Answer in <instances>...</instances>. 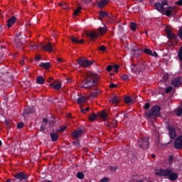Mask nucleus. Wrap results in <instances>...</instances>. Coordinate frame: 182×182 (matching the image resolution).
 Masks as SVG:
<instances>
[{"label":"nucleus","mask_w":182,"mask_h":182,"mask_svg":"<svg viewBox=\"0 0 182 182\" xmlns=\"http://www.w3.org/2000/svg\"><path fill=\"white\" fill-rule=\"evenodd\" d=\"M100 80V76L97 75L96 73H88L84 81L80 85V87L83 89H91L92 87H96L99 85V80Z\"/></svg>","instance_id":"f257e3e1"},{"label":"nucleus","mask_w":182,"mask_h":182,"mask_svg":"<svg viewBox=\"0 0 182 182\" xmlns=\"http://www.w3.org/2000/svg\"><path fill=\"white\" fill-rule=\"evenodd\" d=\"M156 176L159 177H168V179L171 181H176L178 178V174L176 172H173L171 169H156L155 170Z\"/></svg>","instance_id":"f03ea898"},{"label":"nucleus","mask_w":182,"mask_h":182,"mask_svg":"<svg viewBox=\"0 0 182 182\" xmlns=\"http://www.w3.org/2000/svg\"><path fill=\"white\" fill-rule=\"evenodd\" d=\"M97 32L98 33L95 31H91L87 34V38H89L91 42H95V41L99 38V35H105V33L107 32V28L105 27H100L97 29Z\"/></svg>","instance_id":"7ed1b4c3"},{"label":"nucleus","mask_w":182,"mask_h":182,"mask_svg":"<svg viewBox=\"0 0 182 182\" xmlns=\"http://www.w3.org/2000/svg\"><path fill=\"white\" fill-rule=\"evenodd\" d=\"M160 110H161L160 106L155 105L151 109V110L145 112V116L148 117V119H156V117H159L161 114Z\"/></svg>","instance_id":"20e7f679"},{"label":"nucleus","mask_w":182,"mask_h":182,"mask_svg":"<svg viewBox=\"0 0 182 182\" xmlns=\"http://www.w3.org/2000/svg\"><path fill=\"white\" fill-rule=\"evenodd\" d=\"M159 6V8L160 10V14H162V15H166V16H171L172 15H174L176 14V8L173 6H168L167 8H165L164 9H161V6L160 4H158Z\"/></svg>","instance_id":"39448f33"},{"label":"nucleus","mask_w":182,"mask_h":182,"mask_svg":"<svg viewBox=\"0 0 182 182\" xmlns=\"http://www.w3.org/2000/svg\"><path fill=\"white\" fill-rule=\"evenodd\" d=\"M14 179H13V182H21V181H26L28 178H29V175L25 173L24 172H19L14 175Z\"/></svg>","instance_id":"423d86ee"},{"label":"nucleus","mask_w":182,"mask_h":182,"mask_svg":"<svg viewBox=\"0 0 182 182\" xmlns=\"http://www.w3.org/2000/svg\"><path fill=\"white\" fill-rule=\"evenodd\" d=\"M137 144L142 150H148L150 147V141H149V138H141L138 139Z\"/></svg>","instance_id":"0eeeda50"},{"label":"nucleus","mask_w":182,"mask_h":182,"mask_svg":"<svg viewBox=\"0 0 182 182\" xmlns=\"http://www.w3.org/2000/svg\"><path fill=\"white\" fill-rule=\"evenodd\" d=\"M77 63L81 66V68H89V66H92L93 65V62L90 60H87L86 58H80L77 60Z\"/></svg>","instance_id":"6e6552de"},{"label":"nucleus","mask_w":182,"mask_h":182,"mask_svg":"<svg viewBox=\"0 0 182 182\" xmlns=\"http://www.w3.org/2000/svg\"><path fill=\"white\" fill-rule=\"evenodd\" d=\"M14 43H16L17 48H21V46L25 45V43H26L25 36H22L21 34L18 35L15 38Z\"/></svg>","instance_id":"1a4fd4ad"},{"label":"nucleus","mask_w":182,"mask_h":182,"mask_svg":"<svg viewBox=\"0 0 182 182\" xmlns=\"http://www.w3.org/2000/svg\"><path fill=\"white\" fill-rule=\"evenodd\" d=\"M167 129L169 133L170 139H171L172 140H174V139H176V136H177L176 128H174L173 126H168Z\"/></svg>","instance_id":"9d476101"},{"label":"nucleus","mask_w":182,"mask_h":182,"mask_svg":"<svg viewBox=\"0 0 182 182\" xmlns=\"http://www.w3.org/2000/svg\"><path fill=\"white\" fill-rule=\"evenodd\" d=\"M159 5H160L161 8L159 6ZM166 5H168V3L167 2V1L164 0V1H162L161 4L155 3L154 8L155 9H156V11H158V12H160V9H166L164 6H166Z\"/></svg>","instance_id":"9b49d317"},{"label":"nucleus","mask_w":182,"mask_h":182,"mask_svg":"<svg viewBox=\"0 0 182 182\" xmlns=\"http://www.w3.org/2000/svg\"><path fill=\"white\" fill-rule=\"evenodd\" d=\"M171 85L174 86V87H178V86H181L182 85V78L181 77H176L171 80Z\"/></svg>","instance_id":"f8f14e48"},{"label":"nucleus","mask_w":182,"mask_h":182,"mask_svg":"<svg viewBox=\"0 0 182 182\" xmlns=\"http://www.w3.org/2000/svg\"><path fill=\"white\" fill-rule=\"evenodd\" d=\"M175 149H182V135L176 139L174 142Z\"/></svg>","instance_id":"ddd939ff"},{"label":"nucleus","mask_w":182,"mask_h":182,"mask_svg":"<svg viewBox=\"0 0 182 182\" xmlns=\"http://www.w3.org/2000/svg\"><path fill=\"white\" fill-rule=\"evenodd\" d=\"M83 133H85L84 129H78L77 130H75L72 133V136L75 139H79L80 137V136H82V134H83Z\"/></svg>","instance_id":"4468645a"},{"label":"nucleus","mask_w":182,"mask_h":182,"mask_svg":"<svg viewBox=\"0 0 182 182\" xmlns=\"http://www.w3.org/2000/svg\"><path fill=\"white\" fill-rule=\"evenodd\" d=\"M140 52H144V53H146V55H149L150 56H153V52L149 48H145L144 50L141 49H137L134 50V53H138V55H140Z\"/></svg>","instance_id":"2eb2a0df"},{"label":"nucleus","mask_w":182,"mask_h":182,"mask_svg":"<svg viewBox=\"0 0 182 182\" xmlns=\"http://www.w3.org/2000/svg\"><path fill=\"white\" fill-rule=\"evenodd\" d=\"M42 49L47 52H53V44L48 43L46 45L42 46Z\"/></svg>","instance_id":"dca6fc26"},{"label":"nucleus","mask_w":182,"mask_h":182,"mask_svg":"<svg viewBox=\"0 0 182 182\" xmlns=\"http://www.w3.org/2000/svg\"><path fill=\"white\" fill-rule=\"evenodd\" d=\"M70 39L73 42V43H80L81 45H83V43H85L84 39L79 40V39H77V38H76L75 36H70Z\"/></svg>","instance_id":"f3484780"},{"label":"nucleus","mask_w":182,"mask_h":182,"mask_svg":"<svg viewBox=\"0 0 182 182\" xmlns=\"http://www.w3.org/2000/svg\"><path fill=\"white\" fill-rule=\"evenodd\" d=\"M166 35L168 39H173V41H177V36H176V34L171 33V30L166 31Z\"/></svg>","instance_id":"a211bd4d"},{"label":"nucleus","mask_w":182,"mask_h":182,"mask_svg":"<svg viewBox=\"0 0 182 182\" xmlns=\"http://www.w3.org/2000/svg\"><path fill=\"white\" fill-rule=\"evenodd\" d=\"M108 2H109V0H101L97 3V6L98 8H103L107 6Z\"/></svg>","instance_id":"6ab92c4d"},{"label":"nucleus","mask_w":182,"mask_h":182,"mask_svg":"<svg viewBox=\"0 0 182 182\" xmlns=\"http://www.w3.org/2000/svg\"><path fill=\"white\" fill-rule=\"evenodd\" d=\"M138 74L140 75L143 70H146V65L143 63H139L137 64Z\"/></svg>","instance_id":"aec40b11"},{"label":"nucleus","mask_w":182,"mask_h":182,"mask_svg":"<svg viewBox=\"0 0 182 182\" xmlns=\"http://www.w3.org/2000/svg\"><path fill=\"white\" fill-rule=\"evenodd\" d=\"M15 22H16V17L15 16H13L7 21V26L9 28H11V26H12V25H14Z\"/></svg>","instance_id":"412c9836"},{"label":"nucleus","mask_w":182,"mask_h":182,"mask_svg":"<svg viewBox=\"0 0 182 182\" xmlns=\"http://www.w3.org/2000/svg\"><path fill=\"white\" fill-rule=\"evenodd\" d=\"M33 107H27L24 109L23 116H25V114H31V113H33Z\"/></svg>","instance_id":"4be33fe9"},{"label":"nucleus","mask_w":182,"mask_h":182,"mask_svg":"<svg viewBox=\"0 0 182 182\" xmlns=\"http://www.w3.org/2000/svg\"><path fill=\"white\" fill-rule=\"evenodd\" d=\"M41 68H43V69H46V70H48V69L50 68V63H40Z\"/></svg>","instance_id":"5701e85b"},{"label":"nucleus","mask_w":182,"mask_h":182,"mask_svg":"<svg viewBox=\"0 0 182 182\" xmlns=\"http://www.w3.org/2000/svg\"><path fill=\"white\" fill-rule=\"evenodd\" d=\"M97 117H100V119H106L107 117V114L105 111H101L97 112Z\"/></svg>","instance_id":"b1692460"},{"label":"nucleus","mask_w":182,"mask_h":182,"mask_svg":"<svg viewBox=\"0 0 182 182\" xmlns=\"http://www.w3.org/2000/svg\"><path fill=\"white\" fill-rule=\"evenodd\" d=\"M50 86H52L53 89H55V90H60V87H62V84H60V82L56 84L51 83L50 84Z\"/></svg>","instance_id":"393cba45"},{"label":"nucleus","mask_w":182,"mask_h":182,"mask_svg":"<svg viewBox=\"0 0 182 182\" xmlns=\"http://www.w3.org/2000/svg\"><path fill=\"white\" fill-rule=\"evenodd\" d=\"M142 176L138 175L136 173H133L131 176L132 181H137L139 178H142Z\"/></svg>","instance_id":"a878e982"},{"label":"nucleus","mask_w":182,"mask_h":182,"mask_svg":"<svg viewBox=\"0 0 182 182\" xmlns=\"http://www.w3.org/2000/svg\"><path fill=\"white\" fill-rule=\"evenodd\" d=\"M107 16H109V14L106 13L105 11H100L99 14V19L101 21L102 18H106Z\"/></svg>","instance_id":"bb28decb"},{"label":"nucleus","mask_w":182,"mask_h":182,"mask_svg":"<svg viewBox=\"0 0 182 182\" xmlns=\"http://www.w3.org/2000/svg\"><path fill=\"white\" fill-rule=\"evenodd\" d=\"M97 119V114H95L93 112H92V114L88 116V119L90 120V122H95V120H96Z\"/></svg>","instance_id":"cd10ccee"},{"label":"nucleus","mask_w":182,"mask_h":182,"mask_svg":"<svg viewBox=\"0 0 182 182\" xmlns=\"http://www.w3.org/2000/svg\"><path fill=\"white\" fill-rule=\"evenodd\" d=\"M98 95H99V90L95 88L93 92H90V97H97Z\"/></svg>","instance_id":"c85d7f7f"},{"label":"nucleus","mask_w":182,"mask_h":182,"mask_svg":"<svg viewBox=\"0 0 182 182\" xmlns=\"http://www.w3.org/2000/svg\"><path fill=\"white\" fill-rule=\"evenodd\" d=\"M36 82L37 83H38L39 85H43V83H45V79L43 78V77L42 76H38L36 78Z\"/></svg>","instance_id":"c756f323"},{"label":"nucleus","mask_w":182,"mask_h":182,"mask_svg":"<svg viewBox=\"0 0 182 182\" xmlns=\"http://www.w3.org/2000/svg\"><path fill=\"white\" fill-rule=\"evenodd\" d=\"M77 178H79V180H83L85 178V173L83 172H77L76 173Z\"/></svg>","instance_id":"7c9ffc66"},{"label":"nucleus","mask_w":182,"mask_h":182,"mask_svg":"<svg viewBox=\"0 0 182 182\" xmlns=\"http://www.w3.org/2000/svg\"><path fill=\"white\" fill-rule=\"evenodd\" d=\"M111 102L112 103H113V105H117L120 102V99H119L117 96H115L112 97V99L111 100Z\"/></svg>","instance_id":"2f4dec72"},{"label":"nucleus","mask_w":182,"mask_h":182,"mask_svg":"<svg viewBox=\"0 0 182 182\" xmlns=\"http://www.w3.org/2000/svg\"><path fill=\"white\" fill-rule=\"evenodd\" d=\"M131 70H132V72H134V73H139V70L137 68V64L136 65L132 64L131 65Z\"/></svg>","instance_id":"473e14b6"},{"label":"nucleus","mask_w":182,"mask_h":182,"mask_svg":"<svg viewBox=\"0 0 182 182\" xmlns=\"http://www.w3.org/2000/svg\"><path fill=\"white\" fill-rule=\"evenodd\" d=\"M50 137H51L52 141H56V140H58V134L56 133H51Z\"/></svg>","instance_id":"72a5a7b5"},{"label":"nucleus","mask_w":182,"mask_h":182,"mask_svg":"<svg viewBox=\"0 0 182 182\" xmlns=\"http://www.w3.org/2000/svg\"><path fill=\"white\" fill-rule=\"evenodd\" d=\"M80 11H82V7H77V9H75L73 12V16H77V15H79L80 13Z\"/></svg>","instance_id":"f704fd0d"},{"label":"nucleus","mask_w":182,"mask_h":182,"mask_svg":"<svg viewBox=\"0 0 182 182\" xmlns=\"http://www.w3.org/2000/svg\"><path fill=\"white\" fill-rule=\"evenodd\" d=\"M77 103H85L86 102V97L82 96L77 99Z\"/></svg>","instance_id":"c9c22d12"},{"label":"nucleus","mask_w":182,"mask_h":182,"mask_svg":"<svg viewBox=\"0 0 182 182\" xmlns=\"http://www.w3.org/2000/svg\"><path fill=\"white\" fill-rule=\"evenodd\" d=\"M59 5L63 9H68V8H69V4H68V3H60Z\"/></svg>","instance_id":"e433bc0d"},{"label":"nucleus","mask_w":182,"mask_h":182,"mask_svg":"<svg viewBox=\"0 0 182 182\" xmlns=\"http://www.w3.org/2000/svg\"><path fill=\"white\" fill-rule=\"evenodd\" d=\"M136 182H149L147 177L142 176L139 178Z\"/></svg>","instance_id":"4c0bfd02"},{"label":"nucleus","mask_w":182,"mask_h":182,"mask_svg":"<svg viewBox=\"0 0 182 182\" xmlns=\"http://www.w3.org/2000/svg\"><path fill=\"white\" fill-rule=\"evenodd\" d=\"M124 102L125 103H127V104L132 103V97H125L124 98Z\"/></svg>","instance_id":"58836bf2"},{"label":"nucleus","mask_w":182,"mask_h":182,"mask_svg":"<svg viewBox=\"0 0 182 182\" xmlns=\"http://www.w3.org/2000/svg\"><path fill=\"white\" fill-rule=\"evenodd\" d=\"M131 31H136L137 29V24H136L134 22L131 23Z\"/></svg>","instance_id":"ea45409f"},{"label":"nucleus","mask_w":182,"mask_h":182,"mask_svg":"<svg viewBox=\"0 0 182 182\" xmlns=\"http://www.w3.org/2000/svg\"><path fill=\"white\" fill-rule=\"evenodd\" d=\"M108 169L110 171H116V170H119V167L118 166H109L108 167Z\"/></svg>","instance_id":"a19ab883"},{"label":"nucleus","mask_w":182,"mask_h":182,"mask_svg":"<svg viewBox=\"0 0 182 182\" xmlns=\"http://www.w3.org/2000/svg\"><path fill=\"white\" fill-rule=\"evenodd\" d=\"M181 114H182V107L179 108L176 111V116H178V117H180V116H181Z\"/></svg>","instance_id":"79ce46f5"},{"label":"nucleus","mask_w":182,"mask_h":182,"mask_svg":"<svg viewBox=\"0 0 182 182\" xmlns=\"http://www.w3.org/2000/svg\"><path fill=\"white\" fill-rule=\"evenodd\" d=\"M173 90V87L169 86L165 89V93H170Z\"/></svg>","instance_id":"37998d69"},{"label":"nucleus","mask_w":182,"mask_h":182,"mask_svg":"<svg viewBox=\"0 0 182 182\" xmlns=\"http://www.w3.org/2000/svg\"><path fill=\"white\" fill-rule=\"evenodd\" d=\"M46 127V124H42V125L40 127V132H45Z\"/></svg>","instance_id":"c03bdc74"},{"label":"nucleus","mask_w":182,"mask_h":182,"mask_svg":"<svg viewBox=\"0 0 182 182\" xmlns=\"http://www.w3.org/2000/svg\"><path fill=\"white\" fill-rule=\"evenodd\" d=\"M24 124L23 122H19L17 124V129H22L23 128Z\"/></svg>","instance_id":"a18cd8bd"},{"label":"nucleus","mask_w":182,"mask_h":182,"mask_svg":"<svg viewBox=\"0 0 182 182\" xmlns=\"http://www.w3.org/2000/svg\"><path fill=\"white\" fill-rule=\"evenodd\" d=\"M168 161L170 164H172L173 161H174V156L173 155L169 156Z\"/></svg>","instance_id":"49530a36"},{"label":"nucleus","mask_w":182,"mask_h":182,"mask_svg":"<svg viewBox=\"0 0 182 182\" xmlns=\"http://www.w3.org/2000/svg\"><path fill=\"white\" fill-rule=\"evenodd\" d=\"M99 50H101L102 52H105V50H106V46H100V47H99Z\"/></svg>","instance_id":"de8ad7c7"},{"label":"nucleus","mask_w":182,"mask_h":182,"mask_svg":"<svg viewBox=\"0 0 182 182\" xmlns=\"http://www.w3.org/2000/svg\"><path fill=\"white\" fill-rule=\"evenodd\" d=\"M113 68H114V67H112V65H107V72H112V70H113Z\"/></svg>","instance_id":"09e8293b"},{"label":"nucleus","mask_w":182,"mask_h":182,"mask_svg":"<svg viewBox=\"0 0 182 182\" xmlns=\"http://www.w3.org/2000/svg\"><path fill=\"white\" fill-rule=\"evenodd\" d=\"M109 87H110V89H114V88L117 87V85H116L114 83H111L109 85Z\"/></svg>","instance_id":"8fccbe9b"},{"label":"nucleus","mask_w":182,"mask_h":182,"mask_svg":"<svg viewBox=\"0 0 182 182\" xmlns=\"http://www.w3.org/2000/svg\"><path fill=\"white\" fill-rule=\"evenodd\" d=\"M100 181V182H109V178L105 177V178H102Z\"/></svg>","instance_id":"3c124183"},{"label":"nucleus","mask_w":182,"mask_h":182,"mask_svg":"<svg viewBox=\"0 0 182 182\" xmlns=\"http://www.w3.org/2000/svg\"><path fill=\"white\" fill-rule=\"evenodd\" d=\"M122 80H129V75H124L122 76Z\"/></svg>","instance_id":"603ef678"},{"label":"nucleus","mask_w":182,"mask_h":182,"mask_svg":"<svg viewBox=\"0 0 182 182\" xmlns=\"http://www.w3.org/2000/svg\"><path fill=\"white\" fill-rule=\"evenodd\" d=\"M144 109L146 110L150 109V104L149 102H146L145 105H144Z\"/></svg>","instance_id":"864d4df0"},{"label":"nucleus","mask_w":182,"mask_h":182,"mask_svg":"<svg viewBox=\"0 0 182 182\" xmlns=\"http://www.w3.org/2000/svg\"><path fill=\"white\" fill-rule=\"evenodd\" d=\"M0 72H1L3 73V75H9V71H6L5 72V69L2 68Z\"/></svg>","instance_id":"5fc2aeb1"},{"label":"nucleus","mask_w":182,"mask_h":182,"mask_svg":"<svg viewBox=\"0 0 182 182\" xmlns=\"http://www.w3.org/2000/svg\"><path fill=\"white\" fill-rule=\"evenodd\" d=\"M119 65H114V72L116 73H117V72H119Z\"/></svg>","instance_id":"6e6d98bb"},{"label":"nucleus","mask_w":182,"mask_h":182,"mask_svg":"<svg viewBox=\"0 0 182 182\" xmlns=\"http://www.w3.org/2000/svg\"><path fill=\"white\" fill-rule=\"evenodd\" d=\"M89 110H90V108H89V107H87V108H85V109H81V112H82V113H86V112H89Z\"/></svg>","instance_id":"4d7b16f0"},{"label":"nucleus","mask_w":182,"mask_h":182,"mask_svg":"<svg viewBox=\"0 0 182 182\" xmlns=\"http://www.w3.org/2000/svg\"><path fill=\"white\" fill-rule=\"evenodd\" d=\"M164 80H168V75H164L162 77Z\"/></svg>","instance_id":"13d9d810"},{"label":"nucleus","mask_w":182,"mask_h":182,"mask_svg":"<svg viewBox=\"0 0 182 182\" xmlns=\"http://www.w3.org/2000/svg\"><path fill=\"white\" fill-rule=\"evenodd\" d=\"M66 130V127H62L60 128L59 132H65Z\"/></svg>","instance_id":"bf43d9fd"},{"label":"nucleus","mask_w":182,"mask_h":182,"mask_svg":"<svg viewBox=\"0 0 182 182\" xmlns=\"http://www.w3.org/2000/svg\"><path fill=\"white\" fill-rule=\"evenodd\" d=\"M176 5H178L179 6H181L182 5V0H179L176 3Z\"/></svg>","instance_id":"052dcab7"},{"label":"nucleus","mask_w":182,"mask_h":182,"mask_svg":"<svg viewBox=\"0 0 182 182\" xmlns=\"http://www.w3.org/2000/svg\"><path fill=\"white\" fill-rule=\"evenodd\" d=\"M131 159H132V160H137V155H136V154H134V155L131 157Z\"/></svg>","instance_id":"680f3d73"},{"label":"nucleus","mask_w":182,"mask_h":182,"mask_svg":"<svg viewBox=\"0 0 182 182\" xmlns=\"http://www.w3.org/2000/svg\"><path fill=\"white\" fill-rule=\"evenodd\" d=\"M73 144L76 147H79V146H80L79 141H74V142H73Z\"/></svg>","instance_id":"e2e57ef3"},{"label":"nucleus","mask_w":182,"mask_h":182,"mask_svg":"<svg viewBox=\"0 0 182 182\" xmlns=\"http://www.w3.org/2000/svg\"><path fill=\"white\" fill-rule=\"evenodd\" d=\"M179 38H181V39L182 40V28L179 29Z\"/></svg>","instance_id":"0e129e2a"},{"label":"nucleus","mask_w":182,"mask_h":182,"mask_svg":"<svg viewBox=\"0 0 182 182\" xmlns=\"http://www.w3.org/2000/svg\"><path fill=\"white\" fill-rule=\"evenodd\" d=\"M52 80H53V78L52 77H50L46 80V81L48 82V83H50V82H52Z\"/></svg>","instance_id":"69168bd1"},{"label":"nucleus","mask_w":182,"mask_h":182,"mask_svg":"<svg viewBox=\"0 0 182 182\" xmlns=\"http://www.w3.org/2000/svg\"><path fill=\"white\" fill-rule=\"evenodd\" d=\"M152 56H154L155 58H158L159 54H157V53L156 51H154Z\"/></svg>","instance_id":"338daca9"},{"label":"nucleus","mask_w":182,"mask_h":182,"mask_svg":"<svg viewBox=\"0 0 182 182\" xmlns=\"http://www.w3.org/2000/svg\"><path fill=\"white\" fill-rule=\"evenodd\" d=\"M30 48H31L32 49H36V48H38L37 45H34V46H31Z\"/></svg>","instance_id":"774afa93"}]
</instances>
